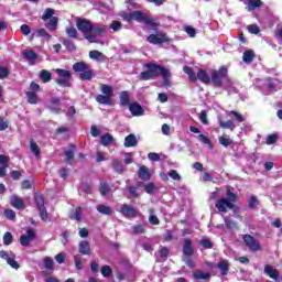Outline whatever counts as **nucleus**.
Masks as SVG:
<instances>
[{"instance_id": "obj_9", "label": "nucleus", "mask_w": 282, "mask_h": 282, "mask_svg": "<svg viewBox=\"0 0 282 282\" xmlns=\"http://www.w3.org/2000/svg\"><path fill=\"white\" fill-rule=\"evenodd\" d=\"M120 212L126 219H134V217H140L141 215L140 212H138V209L131 205H123Z\"/></svg>"}, {"instance_id": "obj_35", "label": "nucleus", "mask_w": 282, "mask_h": 282, "mask_svg": "<svg viewBox=\"0 0 282 282\" xmlns=\"http://www.w3.org/2000/svg\"><path fill=\"white\" fill-rule=\"evenodd\" d=\"M220 129H230V131H234L235 129V122L232 120L224 121L221 119L218 120Z\"/></svg>"}, {"instance_id": "obj_39", "label": "nucleus", "mask_w": 282, "mask_h": 282, "mask_svg": "<svg viewBox=\"0 0 282 282\" xmlns=\"http://www.w3.org/2000/svg\"><path fill=\"white\" fill-rule=\"evenodd\" d=\"M219 144L223 147H230L232 144V139L228 134H223L221 137L218 138Z\"/></svg>"}, {"instance_id": "obj_24", "label": "nucleus", "mask_w": 282, "mask_h": 282, "mask_svg": "<svg viewBox=\"0 0 282 282\" xmlns=\"http://www.w3.org/2000/svg\"><path fill=\"white\" fill-rule=\"evenodd\" d=\"M113 143V135L111 133H106L100 137V144L102 147H109V144Z\"/></svg>"}, {"instance_id": "obj_43", "label": "nucleus", "mask_w": 282, "mask_h": 282, "mask_svg": "<svg viewBox=\"0 0 282 282\" xmlns=\"http://www.w3.org/2000/svg\"><path fill=\"white\" fill-rule=\"evenodd\" d=\"M199 246H202V248H204V250H213V241L210 239L207 238H203L199 240Z\"/></svg>"}, {"instance_id": "obj_22", "label": "nucleus", "mask_w": 282, "mask_h": 282, "mask_svg": "<svg viewBox=\"0 0 282 282\" xmlns=\"http://www.w3.org/2000/svg\"><path fill=\"white\" fill-rule=\"evenodd\" d=\"M97 210L100 213V215H107V217H111V215H113V209L107 205H97Z\"/></svg>"}, {"instance_id": "obj_20", "label": "nucleus", "mask_w": 282, "mask_h": 282, "mask_svg": "<svg viewBox=\"0 0 282 282\" xmlns=\"http://www.w3.org/2000/svg\"><path fill=\"white\" fill-rule=\"evenodd\" d=\"M257 54H254V51L252 50H246L242 54V61L243 63H246L247 65H250V63H252V61H254Z\"/></svg>"}, {"instance_id": "obj_17", "label": "nucleus", "mask_w": 282, "mask_h": 282, "mask_svg": "<svg viewBox=\"0 0 282 282\" xmlns=\"http://www.w3.org/2000/svg\"><path fill=\"white\" fill-rule=\"evenodd\" d=\"M129 111L132 113V116H143L144 115V108L138 102H133L129 105Z\"/></svg>"}, {"instance_id": "obj_49", "label": "nucleus", "mask_w": 282, "mask_h": 282, "mask_svg": "<svg viewBox=\"0 0 282 282\" xmlns=\"http://www.w3.org/2000/svg\"><path fill=\"white\" fill-rule=\"evenodd\" d=\"M34 202H35L37 208L45 207V198L43 197V194H36L34 196Z\"/></svg>"}, {"instance_id": "obj_21", "label": "nucleus", "mask_w": 282, "mask_h": 282, "mask_svg": "<svg viewBox=\"0 0 282 282\" xmlns=\"http://www.w3.org/2000/svg\"><path fill=\"white\" fill-rule=\"evenodd\" d=\"M124 147L131 149L132 147H138V139L135 134L131 133L124 138Z\"/></svg>"}, {"instance_id": "obj_60", "label": "nucleus", "mask_w": 282, "mask_h": 282, "mask_svg": "<svg viewBox=\"0 0 282 282\" xmlns=\"http://www.w3.org/2000/svg\"><path fill=\"white\" fill-rule=\"evenodd\" d=\"M110 30H113V32H120V30H122V22L112 21L110 24Z\"/></svg>"}, {"instance_id": "obj_34", "label": "nucleus", "mask_w": 282, "mask_h": 282, "mask_svg": "<svg viewBox=\"0 0 282 282\" xmlns=\"http://www.w3.org/2000/svg\"><path fill=\"white\" fill-rule=\"evenodd\" d=\"M70 80L72 79L58 77V78L55 79V83H56V85H58V87L69 88V87H72V82Z\"/></svg>"}, {"instance_id": "obj_54", "label": "nucleus", "mask_w": 282, "mask_h": 282, "mask_svg": "<svg viewBox=\"0 0 282 282\" xmlns=\"http://www.w3.org/2000/svg\"><path fill=\"white\" fill-rule=\"evenodd\" d=\"M43 261L44 268H46V270H54V259L51 257H45Z\"/></svg>"}, {"instance_id": "obj_30", "label": "nucleus", "mask_w": 282, "mask_h": 282, "mask_svg": "<svg viewBox=\"0 0 282 282\" xmlns=\"http://www.w3.org/2000/svg\"><path fill=\"white\" fill-rule=\"evenodd\" d=\"M150 216L148 218L149 224L152 226H160V218L158 216L153 215L155 210L153 208L149 209Z\"/></svg>"}, {"instance_id": "obj_37", "label": "nucleus", "mask_w": 282, "mask_h": 282, "mask_svg": "<svg viewBox=\"0 0 282 282\" xmlns=\"http://www.w3.org/2000/svg\"><path fill=\"white\" fill-rule=\"evenodd\" d=\"M91 78H94V69L88 68L79 74L80 80H91Z\"/></svg>"}, {"instance_id": "obj_42", "label": "nucleus", "mask_w": 282, "mask_h": 282, "mask_svg": "<svg viewBox=\"0 0 282 282\" xmlns=\"http://www.w3.org/2000/svg\"><path fill=\"white\" fill-rule=\"evenodd\" d=\"M194 279H196V281H206L208 279H210V273H204L202 271H196L194 272Z\"/></svg>"}, {"instance_id": "obj_3", "label": "nucleus", "mask_w": 282, "mask_h": 282, "mask_svg": "<svg viewBox=\"0 0 282 282\" xmlns=\"http://www.w3.org/2000/svg\"><path fill=\"white\" fill-rule=\"evenodd\" d=\"M143 67L147 70H143L139 75L140 80H153L155 78H160V76L166 75V68L164 65L155 64V63H145Z\"/></svg>"}, {"instance_id": "obj_26", "label": "nucleus", "mask_w": 282, "mask_h": 282, "mask_svg": "<svg viewBox=\"0 0 282 282\" xmlns=\"http://www.w3.org/2000/svg\"><path fill=\"white\" fill-rule=\"evenodd\" d=\"M73 69L74 72H86L87 69H89V64L85 63V62H76L73 65Z\"/></svg>"}, {"instance_id": "obj_38", "label": "nucleus", "mask_w": 282, "mask_h": 282, "mask_svg": "<svg viewBox=\"0 0 282 282\" xmlns=\"http://www.w3.org/2000/svg\"><path fill=\"white\" fill-rule=\"evenodd\" d=\"M161 76L163 78V87H171V69L166 68L165 75L161 74Z\"/></svg>"}, {"instance_id": "obj_5", "label": "nucleus", "mask_w": 282, "mask_h": 282, "mask_svg": "<svg viewBox=\"0 0 282 282\" xmlns=\"http://www.w3.org/2000/svg\"><path fill=\"white\" fill-rule=\"evenodd\" d=\"M101 94L95 97L98 105H106L111 107L113 105V87L107 84H100Z\"/></svg>"}, {"instance_id": "obj_13", "label": "nucleus", "mask_w": 282, "mask_h": 282, "mask_svg": "<svg viewBox=\"0 0 282 282\" xmlns=\"http://www.w3.org/2000/svg\"><path fill=\"white\" fill-rule=\"evenodd\" d=\"M196 80H200L204 85H210L212 77L204 68H199L196 75Z\"/></svg>"}, {"instance_id": "obj_55", "label": "nucleus", "mask_w": 282, "mask_h": 282, "mask_svg": "<svg viewBox=\"0 0 282 282\" xmlns=\"http://www.w3.org/2000/svg\"><path fill=\"white\" fill-rule=\"evenodd\" d=\"M13 240H14V238L12 237V232L7 231V232L3 235V245H4V246H10Z\"/></svg>"}, {"instance_id": "obj_12", "label": "nucleus", "mask_w": 282, "mask_h": 282, "mask_svg": "<svg viewBox=\"0 0 282 282\" xmlns=\"http://www.w3.org/2000/svg\"><path fill=\"white\" fill-rule=\"evenodd\" d=\"M79 254L89 256L91 254V245L87 240H82L78 245Z\"/></svg>"}, {"instance_id": "obj_44", "label": "nucleus", "mask_w": 282, "mask_h": 282, "mask_svg": "<svg viewBox=\"0 0 282 282\" xmlns=\"http://www.w3.org/2000/svg\"><path fill=\"white\" fill-rule=\"evenodd\" d=\"M40 78L43 83H50V80H52V73H50V70L42 69L40 72Z\"/></svg>"}, {"instance_id": "obj_15", "label": "nucleus", "mask_w": 282, "mask_h": 282, "mask_svg": "<svg viewBox=\"0 0 282 282\" xmlns=\"http://www.w3.org/2000/svg\"><path fill=\"white\" fill-rule=\"evenodd\" d=\"M138 175L139 178L142 180V182H149V180H151V171H149V167H147L145 165H141L139 167Z\"/></svg>"}, {"instance_id": "obj_36", "label": "nucleus", "mask_w": 282, "mask_h": 282, "mask_svg": "<svg viewBox=\"0 0 282 282\" xmlns=\"http://www.w3.org/2000/svg\"><path fill=\"white\" fill-rule=\"evenodd\" d=\"M30 149H31V152L35 155V158L41 156V148H39V144L34 142V139L30 140Z\"/></svg>"}, {"instance_id": "obj_18", "label": "nucleus", "mask_w": 282, "mask_h": 282, "mask_svg": "<svg viewBox=\"0 0 282 282\" xmlns=\"http://www.w3.org/2000/svg\"><path fill=\"white\" fill-rule=\"evenodd\" d=\"M112 169L115 173H118V175H122L124 173V164H122V161L120 159H112Z\"/></svg>"}, {"instance_id": "obj_16", "label": "nucleus", "mask_w": 282, "mask_h": 282, "mask_svg": "<svg viewBox=\"0 0 282 282\" xmlns=\"http://www.w3.org/2000/svg\"><path fill=\"white\" fill-rule=\"evenodd\" d=\"M11 206L13 208H17V210H24L25 202H23V198H21L19 196H12L11 197Z\"/></svg>"}, {"instance_id": "obj_23", "label": "nucleus", "mask_w": 282, "mask_h": 282, "mask_svg": "<svg viewBox=\"0 0 282 282\" xmlns=\"http://www.w3.org/2000/svg\"><path fill=\"white\" fill-rule=\"evenodd\" d=\"M89 58H91L93 61H99L100 63H102L107 57L100 51H90Z\"/></svg>"}, {"instance_id": "obj_41", "label": "nucleus", "mask_w": 282, "mask_h": 282, "mask_svg": "<svg viewBox=\"0 0 282 282\" xmlns=\"http://www.w3.org/2000/svg\"><path fill=\"white\" fill-rule=\"evenodd\" d=\"M65 32H66L68 39H75V40L78 39V30H76V28L67 26L65 29Z\"/></svg>"}, {"instance_id": "obj_56", "label": "nucleus", "mask_w": 282, "mask_h": 282, "mask_svg": "<svg viewBox=\"0 0 282 282\" xmlns=\"http://www.w3.org/2000/svg\"><path fill=\"white\" fill-rule=\"evenodd\" d=\"M40 213V217L42 221H47L50 219V215L47 214V209L44 207L37 208Z\"/></svg>"}, {"instance_id": "obj_11", "label": "nucleus", "mask_w": 282, "mask_h": 282, "mask_svg": "<svg viewBox=\"0 0 282 282\" xmlns=\"http://www.w3.org/2000/svg\"><path fill=\"white\" fill-rule=\"evenodd\" d=\"M246 11L253 12L256 8H261L263 6V1L261 0H245Z\"/></svg>"}, {"instance_id": "obj_53", "label": "nucleus", "mask_w": 282, "mask_h": 282, "mask_svg": "<svg viewBox=\"0 0 282 282\" xmlns=\"http://www.w3.org/2000/svg\"><path fill=\"white\" fill-rule=\"evenodd\" d=\"M248 206L251 208V210H254L257 206H259V198L257 196L252 195L248 200Z\"/></svg>"}, {"instance_id": "obj_62", "label": "nucleus", "mask_w": 282, "mask_h": 282, "mask_svg": "<svg viewBox=\"0 0 282 282\" xmlns=\"http://www.w3.org/2000/svg\"><path fill=\"white\" fill-rule=\"evenodd\" d=\"M247 30L250 34H259L261 32V29H259V25L257 24H250L247 26Z\"/></svg>"}, {"instance_id": "obj_4", "label": "nucleus", "mask_w": 282, "mask_h": 282, "mask_svg": "<svg viewBox=\"0 0 282 282\" xmlns=\"http://www.w3.org/2000/svg\"><path fill=\"white\" fill-rule=\"evenodd\" d=\"M239 197L230 188H227V198L221 197L216 203L215 206L218 213H228L229 210H239V207L235 205Z\"/></svg>"}, {"instance_id": "obj_25", "label": "nucleus", "mask_w": 282, "mask_h": 282, "mask_svg": "<svg viewBox=\"0 0 282 282\" xmlns=\"http://www.w3.org/2000/svg\"><path fill=\"white\" fill-rule=\"evenodd\" d=\"M69 149L73 150H67L64 152V155L68 162V164H72V161H74V155H75V151H76V145L75 144H69Z\"/></svg>"}, {"instance_id": "obj_40", "label": "nucleus", "mask_w": 282, "mask_h": 282, "mask_svg": "<svg viewBox=\"0 0 282 282\" xmlns=\"http://www.w3.org/2000/svg\"><path fill=\"white\" fill-rule=\"evenodd\" d=\"M55 72L58 78H67L68 80H72V72L65 70L63 68H57Z\"/></svg>"}, {"instance_id": "obj_52", "label": "nucleus", "mask_w": 282, "mask_h": 282, "mask_svg": "<svg viewBox=\"0 0 282 282\" xmlns=\"http://www.w3.org/2000/svg\"><path fill=\"white\" fill-rule=\"evenodd\" d=\"M4 217L10 221H14V219H17V213L14 209H4Z\"/></svg>"}, {"instance_id": "obj_58", "label": "nucleus", "mask_w": 282, "mask_h": 282, "mask_svg": "<svg viewBox=\"0 0 282 282\" xmlns=\"http://www.w3.org/2000/svg\"><path fill=\"white\" fill-rule=\"evenodd\" d=\"M198 140L203 142V144H207L209 149H213V141H210L205 134H199Z\"/></svg>"}, {"instance_id": "obj_47", "label": "nucleus", "mask_w": 282, "mask_h": 282, "mask_svg": "<svg viewBox=\"0 0 282 282\" xmlns=\"http://www.w3.org/2000/svg\"><path fill=\"white\" fill-rule=\"evenodd\" d=\"M23 56L24 58H26V61H36L39 58V55L36 54V52L32 50L24 51Z\"/></svg>"}, {"instance_id": "obj_32", "label": "nucleus", "mask_w": 282, "mask_h": 282, "mask_svg": "<svg viewBox=\"0 0 282 282\" xmlns=\"http://www.w3.org/2000/svg\"><path fill=\"white\" fill-rule=\"evenodd\" d=\"M28 102L30 105H36V102H39V95H36V93L34 91H26L25 93Z\"/></svg>"}, {"instance_id": "obj_45", "label": "nucleus", "mask_w": 282, "mask_h": 282, "mask_svg": "<svg viewBox=\"0 0 282 282\" xmlns=\"http://www.w3.org/2000/svg\"><path fill=\"white\" fill-rule=\"evenodd\" d=\"M62 43L68 52H76V44L72 40L64 39Z\"/></svg>"}, {"instance_id": "obj_28", "label": "nucleus", "mask_w": 282, "mask_h": 282, "mask_svg": "<svg viewBox=\"0 0 282 282\" xmlns=\"http://www.w3.org/2000/svg\"><path fill=\"white\" fill-rule=\"evenodd\" d=\"M131 102V98L129 97V91L123 90L120 94V105L122 107H127L128 105H130Z\"/></svg>"}, {"instance_id": "obj_8", "label": "nucleus", "mask_w": 282, "mask_h": 282, "mask_svg": "<svg viewBox=\"0 0 282 282\" xmlns=\"http://www.w3.org/2000/svg\"><path fill=\"white\" fill-rule=\"evenodd\" d=\"M245 245L251 252H259L261 250V245L258 242L257 238L251 235H245L242 237Z\"/></svg>"}, {"instance_id": "obj_29", "label": "nucleus", "mask_w": 282, "mask_h": 282, "mask_svg": "<svg viewBox=\"0 0 282 282\" xmlns=\"http://www.w3.org/2000/svg\"><path fill=\"white\" fill-rule=\"evenodd\" d=\"M183 72L187 74L189 80L192 83H197V75H195V72H193V68L189 66H184Z\"/></svg>"}, {"instance_id": "obj_48", "label": "nucleus", "mask_w": 282, "mask_h": 282, "mask_svg": "<svg viewBox=\"0 0 282 282\" xmlns=\"http://www.w3.org/2000/svg\"><path fill=\"white\" fill-rule=\"evenodd\" d=\"M111 274H113V269H111L108 264H105L104 267H101V275L105 279H109Z\"/></svg>"}, {"instance_id": "obj_14", "label": "nucleus", "mask_w": 282, "mask_h": 282, "mask_svg": "<svg viewBox=\"0 0 282 282\" xmlns=\"http://www.w3.org/2000/svg\"><path fill=\"white\" fill-rule=\"evenodd\" d=\"M183 254L185 257H193V254H195V249H193V241L191 239L184 240Z\"/></svg>"}, {"instance_id": "obj_50", "label": "nucleus", "mask_w": 282, "mask_h": 282, "mask_svg": "<svg viewBox=\"0 0 282 282\" xmlns=\"http://www.w3.org/2000/svg\"><path fill=\"white\" fill-rule=\"evenodd\" d=\"M132 235H144L147 232V229H144V225H134L131 228Z\"/></svg>"}, {"instance_id": "obj_7", "label": "nucleus", "mask_w": 282, "mask_h": 282, "mask_svg": "<svg viewBox=\"0 0 282 282\" xmlns=\"http://www.w3.org/2000/svg\"><path fill=\"white\" fill-rule=\"evenodd\" d=\"M148 43H151V45H164V43H171V37H169V34L164 31H155V33H152L147 36Z\"/></svg>"}, {"instance_id": "obj_31", "label": "nucleus", "mask_w": 282, "mask_h": 282, "mask_svg": "<svg viewBox=\"0 0 282 282\" xmlns=\"http://www.w3.org/2000/svg\"><path fill=\"white\" fill-rule=\"evenodd\" d=\"M111 191V187H109L108 182H101L99 185V193L102 197L109 195V192Z\"/></svg>"}, {"instance_id": "obj_59", "label": "nucleus", "mask_w": 282, "mask_h": 282, "mask_svg": "<svg viewBox=\"0 0 282 282\" xmlns=\"http://www.w3.org/2000/svg\"><path fill=\"white\" fill-rule=\"evenodd\" d=\"M7 263H8V265H10L11 268H13V270H19V268H21V265H19V262H17V260L14 259V257H13V258L9 257L8 260H7Z\"/></svg>"}, {"instance_id": "obj_57", "label": "nucleus", "mask_w": 282, "mask_h": 282, "mask_svg": "<svg viewBox=\"0 0 282 282\" xmlns=\"http://www.w3.org/2000/svg\"><path fill=\"white\" fill-rule=\"evenodd\" d=\"M54 18V9L47 8L42 15V21H47L48 19Z\"/></svg>"}, {"instance_id": "obj_2", "label": "nucleus", "mask_w": 282, "mask_h": 282, "mask_svg": "<svg viewBox=\"0 0 282 282\" xmlns=\"http://www.w3.org/2000/svg\"><path fill=\"white\" fill-rule=\"evenodd\" d=\"M120 17L123 19V21H127V23L137 21V23H144L147 28H152V30L160 28V21H158V18L149 17L140 10L132 12L121 11Z\"/></svg>"}, {"instance_id": "obj_6", "label": "nucleus", "mask_w": 282, "mask_h": 282, "mask_svg": "<svg viewBox=\"0 0 282 282\" xmlns=\"http://www.w3.org/2000/svg\"><path fill=\"white\" fill-rule=\"evenodd\" d=\"M210 76L212 83H214L216 87H224V83H228V80H230V77L228 76V67L226 66H220L218 70L212 69Z\"/></svg>"}, {"instance_id": "obj_64", "label": "nucleus", "mask_w": 282, "mask_h": 282, "mask_svg": "<svg viewBox=\"0 0 282 282\" xmlns=\"http://www.w3.org/2000/svg\"><path fill=\"white\" fill-rule=\"evenodd\" d=\"M144 191L148 193V195L153 194V191H155V183H148L144 185Z\"/></svg>"}, {"instance_id": "obj_61", "label": "nucleus", "mask_w": 282, "mask_h": 282, "mask_svg": "<svg viewBox=\"0 0 282 282\" xmlns=\"http://www.w3.org/2000/svg\"><path fill=\"white\" fill-rule=\"evenodd\" d=\"M276 140H279V134L272 133L267 137V144H276Z\"/></svg>"}, {"instance_id": "obj_63", "label": "nucleus", "mask_w": 282, "mask_h": 282, "mask_svg": "<svg viewBox=\"0 0 282 282\" xmlns=\"http://www.w3.org/2000/svg\"><path fill=\"white\" fill-rule=\"evenodd\" d=\"M198 118L202 124H208V113L206 112V110H202Z\"/></svg>"}, {"instance_id": "obj_46", "label": "nucleus", "mask_w": 282, "mask_h": 282, "mask_svg": "<svg viewBox=\"0 0 282 282\" xmlns=\"http://www.w3.org/2000/svg\"><path fill=\"white\" fill-rule=\"evenodd\" d=\"M58 26V18L53 17L50 19V21L45 24V28L47 30H56V28Z\"/></svg>"}, {"instance_id": "obj_27", "label": "nucleus", "mask_w": 282, "mask_h": 282, "mask_svg": "<svg viewBox=\"0 0 282 282\" xmlns=\"http://www.w3.org/2000/svg\"><path fill=\"white\" fill-rule=\"evenodd\" d=\"M218 269L221 271V275L226 276V274H228V270H230V263H228V260H221L218 263Z\"/></svg>"}, {"instance_id": "obj_33", "label": "nucleus", "mask_w": 282, "mask_h": 282, "mask_svg": "<svg viewBox=\"0 0 282 282\" xmlns=\"http://www.w3.org/2000/svg\"><path fill=\"white\" fill-rule=\"evenodd\" d=\"M69 218L76 221H83V207H76L75 212L69 215Z\"/></svg>"}, {"instance_id": "obj_10", "label": "nucleus", "mask_w": 282, "mask_h": 282, "mask_svg": "<svg viewBox=\"0 0 282 282\" xmlns=\"http://www.w3.org/2000/svg\"><path fill=\"white\" fill-rule=\"evenodd\" d=\"M35 239H36V231H34V229H32V228H28L26 235H22L20 237V243H21V246L28 247Z\"/></svg>"}, {"instance_id": "obj_51", "label": "nucleus", "mask_w": 282, "mask_h": 282, "mask_svg": "<svg viewBox=\"0 0 282 282\" xmlns=\"http://www.w3.org/2000/svg\"><path fill=\"white\" fill-rule=\"evenodd\" d=\"M10 76V68L0 65V80H6Z\"/></svg>"}, {"instance_id": "obj_19", "label": "nucleus", "mask_w": 282, "mask_h": 282, "mask_svg": "<svg viewBox=\"0 0 282 282\" xmlns=\"http://www.w3.org/2000/svg\"><path fill=\"white\" fill-rule=\"evenodd\" d=\"M264 273L270 279H273V281H276L279 279V271H276V269L272 268V265L270 264H267L264 267Z\"/></svg>"}, {"instance_id": "obj_1", "label": "nucleus", "mask_w": 282, "mask_h": 282, "mask_svg": "<svg viewBox=\"0 0 282 282\" xmlns=\"http://www.w3.org/2000/svg\"><path fill=\"white\" fill-rule=\"evenodd\" d=\"M76 26L77 30L84 34V39H86L88 43H98V36H105V32H107V26L94 25V23L85 18H78Z\"/></svg>"}]
</instances>
